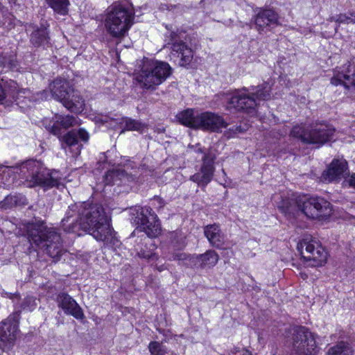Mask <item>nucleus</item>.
I'll return each instance as SVG.
<instances>
[{
	"instance_id": "obj_1",
	"label": "nucleus",
	"mask_w": 355,
	"mask_h": 355,
	"mask_svg": "<svg viewBox=\"0 0 355 355\" xmlns=\"http://www.w3.org/2000/svg\"><path fill=\"white\" fill-rule=\"evenodd\" d=\"M64 231L76 233L82 230L88 232L96 241L105 243L114 242V232L111 227L104 208L100 204L81 202L69 206L62 220Z\"/></svg>"
},
{
	"instance_id": "obj_2",
	"label": "nucleus",
	"mask_w": 355,
	"mask_h": 355,
	"mask_svg": "<svg viewBox=\"0 0 355 355\" xmlns=\"http://www.w3.org/2000/svg\"><path fill=\"white\" fill-rule=\"evenodd\" d=\"M278 208L285 215L294 214L301 211L308 218L324 220L329 218L332 211L331 204L322 198L307 197L299 195L294 198L283 200Z\"/></svg>"
},
{
	"instance_id": "obj_3",
	"label": "nucleus",
	"mask_w": 355,
	"mask_h": 355,
	"mask_svg": "<svg viewBox=\"0 0 355 355\" xmlns=\"http://www.w3.org/2000/svg\"><path fill=\"white\" fill-rule=\"evenodd\" d=\"M15 168L17 173L26 180L29 187L39 185L44 188H51L61 184L60 173L47 169L39 160H26L15 166Z\"/></svg>"
},
{
	"instance_id": "obj_4",
	"label": "nucleus",
	"mask_w": 355,
	"mask_h": 355,
	"mask_svg": "<svg viewBox=\"0 0 355 355\" xmlns=\"http://www.w3.org/2000/svg\"><path fill=\"white\" fill-rule=\"evenodd\" d=\"M270 87L264 83L257 87H243L231 94L228 100L227 109L243 110L254 114L258 105V101H266L270 98Z\"/></svg>"
},
{
	"instance_id": "obj_5",
	"label": "nucleus",
	"mask_w": 355,
	"mask_h": 355,
	"mask_svg": "<svg viewBox=\"0 0 355 355\" xmlns=\"http://www.w3.org/2000/svg\"><path fill=\"white\" fill-rule=\"evenodd\" d=\"M135 12L128 6L114 3L107 10L105 28L112 37L120 38L126 35L134 24Z\"/></svg>"
},
{
	"instance_id": "obj_6",
	"label": "nucleus",
	"mask_w": 355,
	"mask_h": 355,
	"mask_svg": "<svg viewBox=\"0 0 355 355\" xmlns=\"http://www.w3.org/2000/svg\"><path fill=\"white\" fill-rule=\"evenodd\" d=\"M28 236L31 245H35L50 257L57 258L62 255L61 237L54 228L32 224L28 227Z\"/></svg>"
},
{
	"instance_id": "obj_7",
	"label": "nucleus",
	"mask_w": 355,
	"mask_h": 355,
	"mask_svg": "<svg viewBox=\"0 0 355 355\" xmlns=\"http://www.w3.org/2000/svg\"><path fill=\"white\" fill-rule=\"evenodd\" d=\"M171 74V67L165 62L150 60L145 62L136 76L140 87L154 90Z\"/></svg>"
},
{
	"instance_id": "obj_8",
	"label": "nucleus",
	"mask_w": 355,
	"mask_h": 355,
	"mask_svg": "<svg viewBox=\"0 0 355 355\" xmlns=\"http://www.w3.org/2000/svg\"><path fill=\"white\" fill-rule=\"evenodd\" d=\"M49 89L54 99L60 101L69 110L80 112L83 110L85 101L78 91H74L64 78H58L49 84Z\"/></svg>"
},
{
	"instance_id": "obj_9",
	"label": "nucleus",
	"mask_w": 355,
	"mask_h": 355,
	"mask_svg": "<svg viewBox=\"0 0 355 355\" xmlns=\"http://www.w3.org/2000/svg\"><path fill=\"white\" fill-rule=\"evenodd\" d=\"M334 128L327 123H320L313 124L309 130H305L301 125H295L291 131L293 137L299 138L306 144L322 146L334 139L335 135Z\"/></svg>"
},
{
	"instance_id": "obj_10",
	"label": "nucleus",
	"mask_w": 355,
	"mask_h": 355,
	"mask_svg": "<svg viewBox=\"0 0 355 355\" xmlns=\"http://www.w3.org/2000/svg\"><path fill=\"white\" fill-rule=\"evenodd\" d=\"M297 250L307 266L315 267L326 261L327 252L315 239L304 238L298 243Z\"/></svg>"
},
{
	"instance_id": "obj_11",
	"label": "nucleus",
	"mask_w": 355,
	"mask_h": 355,
	"mask_svg": "<svg viewBox=\"0 0 355 355\" xmlns=\"http://www.w3.org/2000/svg\"><path fill=\"white\" fill-rule=\"evenodd\" d=\"M293 348L297 355H317L318 349L314 334L304 327L291 330Z\"/></svg>"
},
{
	"instance_id": "obj_12",
	"label": "nucleus",
	"mask_w": 355,
	"mask_h": 355,
	"mask_svg": "<svg viewBox=\"0 0 355 355\" xmlns=\"http://www.w3.org/2000/svg\"><path fill=\"white\" fill-rule=\"evenodd\" d=\"M137 214L134 223L138 225L137 228L145 232L148 237H157L161 234L160 223L151 207L148 206L141 207L137 210Z\"/></svg>"
},
{
	"instance_id": "obj_13",
	"label": "nucleus",
	"mask_w": 355,
	"mask_h": 355,
	"mask_svg": "<svg viewBox=\"0 0 355 355\" xmlns=\"http://www.w3.org/2000/svg\"><path fill=\"white\" fill-rule=\"evenodd\" d=\"M198 152L204 154L202 159V164L199 172L190 177V180L199 186L205 187L212 180L215 168L214 166L216 155L211 150L204 152L201 148H198Z\"/></svg>"
},
{
	"instance_id": "obj_14",
	"label": "nucleus",
	"mask_w": 355,
	"mask_h": 355,
	"mask_svg": "<svg viewBox=\"0 0 355 355\" xmlns=\"http://www.w3.org/2000/svg\"><path fill=\"white\" fill-rule=\"evenodd\" d=\"M331 83L335 86L343 85L347 89L355 86V58L335 69Z\"/></svg>"
},
{
	"instance_id": "obj_15",
	"label": "nucleus",
	"mask_w": 355,
	"mask_h": 355,
	"mask_svg": "<svg viewBox=\"0 0 355 355\" xmlns=\"http://www.w3.org/2000/svg\"><path fill=\"white\" fill-rule=\"evenodd\" d=\"M18 315H12L0 322V347L11 345L19 331Z\"/></svg>"
},
{
	"instance_id": "obj_16",
	"label": "nucleus",
	"mask_w": 355,
	"mask_h": 355,
	"mask_svg": "<svg viewBox=\"0 0 355 355\" xmlns=\"http://www.w3.org/2000/svg\"><path fill=\"white\" fill-rule=\"evenodd\" d=\"M347 162L343 159H334L321 175L324 182H337L348 175Z\"/></svg>"
},
{
	"instance_id": "obj_17",
	"label": "nucleus",
	"mask_w": 355,
	"mask_h": 355,
	"mask_svg": "<svg viewBox=\"0 0 355 355\" xmlns=\"http://www.w3.org/2000/svg\"><path fill=\"white\" fill-rule=\"evenodd\" d=\"M196 123V129L212 132L221 131L223 128L227 125L221 116L211 112H205L199 114Z\"/></svg>"
},
{
	"instance_id": "obj_18",
	"label": "nucleus",
	"mask_w": 355,
	"mask_h": 355,
	"mask_svg": "<svg viewBox=\"0 0 355 355\" xmlns=\"http://www.w3.org/2000/svg\"><path fill=\"white\" fill-rule=\"evenodd\" d=\"M255 24L259 31L273 28L279 24L278 14L271 9L261 10L255 17Z\"/></svg>"
},
{
	"instance_id": "obj_19",
	"label": "nucleus",
	"mask_w": 355,
	"mask_h": 355,
	"mask_svg": "<svg viewBox=\"0 0 355 355\" xmlns=\"http://www.w3.org/2000/svg\"><path fill=\"white\" fill-rule=\"evenodd\" d=\"M58 303L66 314L71 315L76 319H82L83 318V313L77 304L70 295L67 293H60L58 296Z\"/></svg>"
},
{
	"instance_id": "obj_20",
	"label": "nucleus",
	"mask_w": 355,
	"mask_h": 355,
	"mask_svg": "<svg viewBox=\"0 0 355 355\" xmlns=\"http://www.w3.org/2000/svg\"><path fill=\"white\" fill-rule=\"evenodd\" d=\"M53 124L46 125V128L53 135L60 136L62 129H67L77 124L76 119L71 115H55Z\"/></svg>"
},
{
	"instance_id": "obj_21",
	"label": "nucleus",
	"mask_w": 355,
	"mask_h": 355,
	"mask_svg": "<svg viewBox=\"0 0 355 355\" xmlns=\"http://www.w3.org/2000/svg\"><path fill=\"white\" fill-rule=\"evenodd\" d=\"M219 257L214 250H207L205 253L189 257L191 261V266L196 268H212L218 261Z\"/></svg>"
},
{
	"instance_id": "obj_22",
	"label": "nucleus",
	"mask_w": 355,
	"mask_h": 355,
	"mask_svg": "<svg viewBox=\"0 0 355 355\" xmlns=\"http://www.w3.org/2000/svg\"><path fill=\"white\" fill-rule=\"evenodd\" d=\"M172 55L179 58L178 64L182 67L188 66L193 57V53L184 42H175L172 46Z\"/></svg>"
},
{
	"instance_id": "obj_23",
	"label": "nucleus",
	"mask_w": 355,
	"mask_h": 355,
	"mask_svg": "<svg viewBox=\"0 0 355 355\" xmlns=\"http://www.w3.org/2000/svg\"><path fill=\"white\" fill-rule=\"evenodd\" d=\"M132 179L123 169H112L108 171L104 177V182L106 184H125Z\"/></svg>"
},
{
	"instance_id": "obj_24",
	"label": "nucleus",
	"mask_w": 355,
	"mask_h": 355,
	"mask_svg": "<svg viewBox=\"0 0 355 355\" xmlns=\"http://www.w3.org/2000/svg\"><path fill=\"white\" fill-rule=\"evenodd\" d=\"M205 235L210 243L216 248H220L223 244V235L219 226L214 224L209 225L205 228Z\"/></svg>"
},
{
	"instance_id": "obj_25",
	"label": "nucleus",
	"mask_w": 355,
	"mask_h": 355,
	"mask_svg": "<svg viewBox=\"0 0 355 355\" xmlns=\"http://www.w3.org/2000/svg\"><path fill=\"white\" fill-rule=\"evenodd\" d=\"M144 244L146 250L140 247L139 244L135 246L137 255L142 259L157 260L158 255L154 252L156 247L151 239L145 238Z\"/></svg>"
},
{
	"instance_id": "obj_26",
	"label": "nucleus",
	"mask_w": 355,
	"mask_h": 355,
	"mask_svg": "<svg viewBox=\"0 0 355 355\" xmlns=\"http://www.w3.org/2000/svg\"><path fill=\"white\" fill-rule=\"evenodd\" d=\"M199 114H195L193 109H187L179 112L176 117L179 122L187 127L196 129V124L198 119Z\"/></svg>"
},
{
	"instance_id": "obj_27",
	"label": "nucleus",
	"mask_w": 355,
	"mask_h": 355,
	"mask_svg": "<svg viewBox=\"0 0 355 355\" xmlns=\"http://www.w3.org/2000/svg\"><path fill=\"white\" fill-rule=\"evenodd\" d=\"M13 173H17L15 166L4 167L0 176V182L3 187L9 188L14 184L16 176Z\"/></svg>"
},
{
	"instance_id": "obj_28",
	"label": "nucleus",
	"mask_w": 355,
	"mask_h": 355,
	"mask_svg": "<svg viewBox=\"0 0 355 355\" xmlns=\"http://www.w3.org/2000/svg\"><path fill=\"white\" fill-rule=\"evenodd\" d=\"M47 5L55 12L60 15H66L69 11V0H45Z\"/></svg>"
},
{
	"instance_id": "obj_29",
	"label": "nucleus",
	"mask_w": 355,
	"mask_h": 355,
	"mask_svg": "<svg viewBox=\"0 0 355 355\" xmlns=\"http://www.w3.org/2000/svg\"><path fill=\"white\" fill-rule=\"evenodd\" d=\"M121 123L125 125V128L121 131V133L124 132L125 130L144 132L146 128L144 123L128 117L123 118Z\"/></svg>"
},
{
	"instance_id": "obj_30",
	"label": "nucleus",
	"mask_w": 355,
	"mask_h": 355,
	"mask_svg": "<svg viewBox=\"0 0 355 355\" xmlns=\"http://www.w3.org/2000/svg\"><path fill=\"white\" fill-rule=\"evenodd\" d=\"M352 353L353 351L349 345L341 341L331 347L327 352V355H352Z\"/></svg>"
},
{
	"instance_id": "obj_31",
	"label": "nucleus",
	"mask_w": 355,
	"mask_h": 355,
	"mask_svg": "<svg viewBox=\"0 0 355 355\" xmlns=\"http://www.w3.org/2000/svg\"><path fill=\"white\" fill-rule=\"evenodd\" d=\"M31 41L35 46L45 45L49 42L48 33L46 28H40L31 34Z\"/></svg>"
},
{
	"instance_id": "obj_32",
	"label": "nucleus",
	"mask_w": 355,
	"mask_h": 355,
	"mask_svg": "<svg viewBox=\"0 0 355 355\" xmlns=\"http://www.w3.org/2000/svg\"><path fill=\"white\" fill-rule=\"evenodd\" d=\"M329 20L338 24H355V11H349L348 13L331 16Z\"/></svg>"
},
{
	"instance_id": "obj_33",
	"label": "nucleus",
	"mask_w": 355,
	"mask_h": 355,
	"mask_svg": "<svg viewBox=\"0 0 355 355\" xmlns=\"http://www.w3.org/2000/svg\"><path fill=\"white\" fill-rule=\"evenodd\" d=\"M76 145H78V138L76 135V130L69 132L62 138V148L65 150L67 147L71 148Z\"/></svg>"
},
{
	"instance_id": "obj_34",
	"label": "nucleus",
	"mask_w": 355,
	"mask_h": 355,
	"mask_svg": "<svg viewBox=\"0 0 355 355\" xmlns=\"http://www.w3.org/2000/svg\"><path fill=\"white\" fill-rule=\"evenodd\" d=\"M148 349L151 355H165L166 347L160 343L151 341L148 345Z\"/></svg>"
},
{
	"instance_id": "obj_35",
	"label": "nucleus",
	"mask_w": 355,
	"mask_h": 355,
	"mask_svg": "<svg viewBox=\"0 0 355 355\" xmlns=\"http://www.w3.org/2000/svg\"><path fill=\"white\" fill-rule=\"evenodd\" d=\"M17 197L16 196H7L5 199L0 202V207L3 209H8L17 205Z\"/></svg>"
},
{
	"instance_id": "obj_36",
	"label": "nucleus",
	"mask_w": 355,
	"mask_h": 355,
	"mask_svg": "<svg viewBox=\"0 0 355 355\" xmlns=\"http://www.w3.org/2000/svg\"><path fill=\"white\" fill-rule=\"evenodd\" d=\"M76 135L77 138H79L84 142H87L89 139V133L84 128L76 130Z\"/></svg>"
},
{
	"instance_id": "obj_37",
	"label": "nucleus",
	"mask_w": 355,
	"mask_h": 355,
	"mask_svg": "<svg viewBox=\"0 0 355 355\" xmlns=\"http://www.w3.org/2000/svg\"><path fill=\"white\" fill-rule=\"evenodd\" d=\"M189 257H193V255H187L184 253H180L175 255V259H177L178 260H186L187 261V264L188 266H190L191 267H193L191 266L192 262L191 261L189 260Z\"/></svg>"
},
{
	"instance_id": "obj_38",
	"label": "nucleus",
	"mask_w": 355,
	"mask_h": 355,
	"mask_svg": "<svg viewBox=\"0 0 355 355\" xmlns=\"http://www.w3.org/2000/svg\"><path fill=\"white\" fill-rule=\"evenodd\" d=\"M153 203L155 206H156L155 207L157 209L162 208L164 205V200L159 197H155L153 199Z\"/></svg>"
},
{
	"instance_id": "obj_39",
	"label": "nucleus",
	"mask_w": 355,
	"mask_h": 355,
	"mask_svg": "<svg viewBox=\"0 0 355 355\" xmlns=\"http://www.w3.org/2000/svg\"><path fill=\"white\" fill-rule=\"evenodd\" d=\"M347 182L349 187L355 189V173L349 176Z\"/></svg>"
},
{
	"instance_id": "obj_40",
	"label": "nucleus",
	"mask_w": 355,
	"mask_h": 355,
	"mask_svg": "<svg viewBox=\"0 0 355 355\" xmlns=\"http://www.w3.org/2000/svg\"><path fill=\"white\" fill-rule=\"evenodd\" d=\"M80 151H81V146L78 145L74 154L76 155H80Z\"/></svg>"
},
{
	"instance_id": "obj_41",
	"label": "nucleus",
	"mask_w": 355,
	"mask_h": 355,
	"mask_svg": "<svg viewBox=\"0 0 355 355\" xmlns=\"http://www.w3.org/2000/svg\"><path fill=\"white\" fill-rule=\"evenodd\" d=\"M301 275L303 279H306L307 277V275L304 273H301Z\"/></svg>"
},
{
	"instance_id": "obj_42",
	"label": "nucleus",
	"mask_w": 355,
	"mask_h": 355,
	"mask_svg": "<svg viewBox=\"0 0 355 355\" xmlns=\"http://www.w3.org/2000/svg\"><path fill=\"white\" fill-rule=\"evenodd\" d=\"M3 63V60H2V58L1 56L0 55V64Z\"/></svg>"
},
{
	"instance_id": "obj_43",
	"label": "nucleus",
	"mask_w": 355,
	"mask_h": 355,
	"mask_svg": "<svg viewBox=\"0 0 355 355\" xmlns=\"http://www.w3.org/2000/svg\"><path fill=\"white\" fill-rule=\"evenodd\" d=\"M244 130H245V129H243V130L239 129V132H242V131H243Z\"/></svg>"
}]
</instances>
